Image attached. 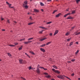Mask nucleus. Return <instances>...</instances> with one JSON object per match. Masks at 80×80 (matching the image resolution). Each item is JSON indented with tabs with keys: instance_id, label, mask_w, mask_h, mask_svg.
Segmentation results:
<instances>
[{
	"instance_id": "52",
	"label": "nucleus",
	"mask_w": 80,
	"mask_h": 80,
	"mask_svg": "<svg viewBox=\"0 0 80 80\" xmlns=\"http://www.w3.org/2000/svg\"><path fill=\"white\" fill-rule=\"evenodd\" d=\"M72 76H73L74 75V73H73L72 74Z\"/></svg>"
},
{
	"instance_id": "4",
	"label": "nucleus",
	"mask_w": 80,
	"mask_h": 80,
	"mask_svg": "<svg viewBox=\"0 0 80 80\" xmlns=\"http://www.w3.org/2000/svg\"><path fill=\"white\" fill-rule=\"evenodd\" d=\"M34 11L33 12H35V13H38L40 12V11L38 9H34Z\"/></svg>"
},
{
	"instance_id": "28",
	"label": "nucleus",
	"mask_w": 80,
	"mask_h": 80,
	"mask_svg": "<svg viewBox=\"0 0 80 80\" xmlns=\"http://www.w3.org/2000/svg\"><path fill=\"white\" fill-rule=\"evenodd\" d=\"M46 77H47V78H50V75H48V76H46Z\"/></svg>"
},
{
	"instance_id": "27",
	"label": "nucleus",
	"mask_w": 80,
	"mask_h": 80,
	"mask_svg": "<svg viewBox=\"0 0 80 80\" xmlns=\"http://www.w3.org/2000/svg\"><path fill=\"white\" fill-rule=\"evenodd\" d=\"M40 5L41 6H44V4L42 2L40 3Z\"/></svg>"
},
{
	"instance_id": "2",
	"label": "nucleus",
	"mask_w": 80,
	"mask_h": 80,
	"mask_svg": "<svg viewBox=\"0 0 80 80\" xmlns=\"http://www.w3.org/2000/svg\"><path fill=\"white\" fill-rule=\"evenodd\" d=\"M28 3V2H27V1H25L24 2V3L23 4L22 6V7H23V8H25L26 9L28 8V7L27 6Z\"/></svg>"
},
{
	"instance_id": "47",
	"label": "nucleus",
	"mask_w": 80,
	"mask_h": 80,
	"mask_svg": "<svg viewBox=\"0 0 80 80\" xmlns=\"http://www.w3.org/2000/svg\"><path fill=\"white\" fill-rule=\"evenodd\" d=\"M75 59H72L71 60V61H72V62H74V61H75Z\"/></svg>"
},
{
	"instance_id": "6",
	"label": "nucleus",
	"mask_w": 80,
	"mask_h": 80,
	"mask_svg": "<svg viewBox=\"0 0 80 80\" xmlns=\"http://www.w3.org/2000/svg\"><path fill=\"white\" fill-rule=\"evenodd\" d=\"M70 32H68L66 33L65 35L66 36H68L69 35H70Z\"/></svg>"
},
{
	"instance_id": "38",
	"label": "nucleus",
	"mask_w": 80,
	"mask_h": 80,
	"mask_svg": "<svg viewBox=\"0 0 80 80\" xmlns=\"http://www.w3.org/2000/svg\"><path fill=\"white\" fill-rule=\"evenodd\" d=\"M79 52V50H78L76 52H75V53H76V54H77V53H78Z\"/></svg>"
},
{
	"instance_id": "61",
	"label": "nucleus",
	"mask_w": 80,
	"mask_h": 80,
	"mask_svg": "<svg viewBox=\"0 0 80 80\" xmlns=\"http://www.w3.org/2000/svg\"><path fill=\"white\" fill-rule=\"evenodd\" d=\"M66 11H67V12H68V9H66Z\"/></svg>"
},
{
	"instance_id": "18",
	"label": "nucleus",
	"mask_w": 80,
	"mask_h": 80,
	"mask_svg": "<svg viewBox=\"0 0 80 80\" xmlns=\"http://www.w3.org/2000/svg\"><path fill=\"white\" fill-rule=\"evenodd\" d=\"M72 39V38H68L67 39V42H69V41H70V40Z\"/></svg>"
},
{
	"instance_id": "22",
	"label": "nucleus",
	"mask_w": 80,
	"mask_h": 80,
	"mask_svg": "<svg viewBox=\"0 0 80 80\" xmlns=\"http://www.w3.org/2000/svg\"><path fill=\"white\" fill-rule=\"evenodd\" d=\"M33 38H29L28 39V40H33Z\"/></svg>"
},
{
	"instance_id": "10",
	"label": "nucleus",
	"mask_w": 80,
	"mask_h": 80,
	"mask_svg": "<svg viewBox=\"0 0 80 80\" xmlns=\"http://www.w3.org/2000/svg\"><path fill=\"white\" fill-rule=\"evenodd\" d=\"M76 35H80V32H75Z\"/></svg>"
},
{
	"instance_id": "34",
	"label": "nucleus",
	"mask_w": 80,
	"mask_h": 80,
	"mask_svg": "<svg viewBox=\"0 0 80 80\" xmlns=\"http://www.w3.org/2000/svg\"><path fill=\"white\" fill-rule=\"evenodd\" d=\"M10 47H15V45L13 44H11L9 45Z\"/></svg>"
},
{
	"instance_id": "21",
	"label": "nucleus",
	"mask_w": 80,
	"mask_h": 80,
	"mask_svg": "<svg viewBox=\"0 0 80 80\" xmlns=\"http://www.w3.org/2000/svg\"><path fill=\"white\" fill-rule=\"evenodd\" d=\"M60 14H58L56 15V17H59V16H60Z\"/></svg>"
},
{
	"instance_id": "13",
	"label": "nucleus",
	"mask_w": 80,
	"mask_h": 80,
	"mask_svg": "<svg viewBox=\"0 0 80 80\" xmlns=\"http://www.w3.org/2000/svg\"><path fill=\"white\" fill-rule=\"evenodd\" d=\"M67 19H73V18L71 17H68Z\"/></svg>"
},
{
	"instance_id": "55",
	"label": "nucleus",
	"mask_w": 80,
	"mask_h": 80,
	"mask_svg": "<svg viewBox=\"0 0 80 80\" xmlns=\"http://www.w3.org/2000/svg\"><path fill=\"white\" fill-rule=\"evenodd\" d=\"M14 23H17V22L16 21H14Z\"/></svg>"
},
{
	"instance_id": "8",
	"label": "nucleus",
	"mask_w": 80,
	"mask_h": 80,
	"mask_svg": "<svg viewBox=\"0 0 80 80\" xmlns=\"http://www.w3.org/2000/svg\"><path fill=\"white\" fill-rule=\"evenodd\" d=\"M31 42H32V41H30L26 42H24V44H28V43H31Z\"/></svg>"
},
{
	"instance_id": "20",
	"label": "nucleus",
	"mask_w": 80,
	"mask_h": 80,
	"mask_svg": "<svg viewBox=\"0 0 80 80\" xmlns=\"http://www.w3.org/2000/svg\"><path fill=\"white\" fill-rule=\"evenodd\" d=\"M52 43V42H48L46 43V45H49V44H50V43Z\"/></svg>"
},
{
	"instance_id": "30",
	"label": "nucleus",
	"mask_w": 80,
	"mask_h": 80,
	"mask_svg": "<svg viewBox=\"0 0 80 80\" xmlns=\"http://www.w3.org/2000/svg\"><path fill=\"white\" fill-rule=\"evenodd\" d=\"M72 44H73V42H72L70 43V47H71V45H72Z\"/></svg>"
},
{
	"instance_id": "53",
	"label": "nucleus",
	"mask_w": 80,
	"mask_h": 80,
	"mask_svg": "<svg viewBox=\"0 0 80 80\" xmlns=\"http://www.w3.org/2000/svg\"><path fill=\"white\" fill-rule=\"evenodd\" d=\"M76 44H78V42H76Z\"/></svg>"
},
{
	"instance_id": "43",
	"label": "nucleus",
	"mask_w": 80,
	"mask_h": 80,
	"mask_svg": "<svg viewBox=\"0 0 80 80\" xmlns=\"http://www.w3.org/2000/svg\"><path fill=\"white\" fill-rule=\"evenodd\" d=\"M75 26H74L72 28V30L73 29L75 28Z\"/></svg>"
},
{
	"instance_id": "49",
	"label": "nucleus",
	"mask_w": 80,
	"mask_h": 80,
	"mask_svg": "<svg viewBox=\"0 0 80 80\" xmlns=\"http://www.w3.org/2000/svg\"><path fill=\"white\" fill-rule=\"evenodd\" d=\"M1 20H4V18H1Z\"/></svg>"
},
{
	"instance_id": "59",
	"label": "nucleus",
	"mask_w": 80,
	"mask_h": 80,
	"mask_svg": "<svg viewBox=\"0 0 80 80\" xmlns=\"http://www.w3.org/2000/svg\"><path fill=\"white\" fill-rule=\"evenodd\" d=\"M68 63H71V62L70 61H68Z\"/></svg>"
},
{
	"instance_id": "37",
	"label": "nucleus",
	"mask_w": 80,
	"mask_h": 80,
	"mask_svg": "<svg viewBox=\"0 0 80 80\" xmlns=\"http://www.w3.org/2000/svg\"><path fill=\"white\" fill-rule=\"evenodd\" d=\"M21 78H22V80H26L25 78H23V77H21Z\"/></svg>"
},
{
	"instance_id": "9",
	"label": "nucleus",
	"mask_w": 80,
	"mask_h": 80,
	"mask_svg": "<svg viewBox=\"0 0 80 80\" xmlns=\"http://www.w3.org/2000/svg\"><path fill=\"white\" fill-rule=\"evenodd\" d=\"M58 32V30H56L54 33V35H56V34H57Z\"/></svg>"
},
{
	"instance_id": "23",
	"label": "nucleus",
	"mask_w": 80,
	"mask_h": 80,
	"mask_svg": "<svg viewBox=\"0 0 80 80\" xmlns=\"http://www.w3.org/2000/svg\"><path fill=\"white\" fill-rule=\"evenodd\" d=\"M52 71H53V72H56V71L54 68L52 69Z\"/></svg>"
},
{
	"instance_id": "42",
	"label": "nucleus",
	"mask_w": 80,
	"mask_h": 80,
	"mask_svg": "<svg viewBox=\"0 0 80 80\" xmlns=\"http://www.w3.org/2000/svg\"><path fill=\"white\" fill-rule=\"evenodd\" d=\"M39 68H42V69H43V67H39Z\"/></svg>"
},
{
	"instance_id": "1",
	"label": "nucleus",
	"mask_w": 80,
	"mask_h": 80,
	"mask_svg": "<svg viewBox=\"0 0 80 80\" xmlns=\"http://www.w3.org/2000/svg\"><path fill=\"white\" fill-rule=\"evenodd\" d=\"M58 78H60L61 79H64L65 78V77H66V78H68V79H69V80H70V79L68 77H66L63 75H58V76H57Z\"/></svg>"
},
{
	"instance_id": "26",
	"label": "nucleus",
	"mask_w": 80,
	"mask_h": 80,
	"mask_svg": "<svg viewBox=\"0 0 80 80\" xmlns=\"http://www.w3.org/2000/svg\"><path fill=\"white\" fill-rule=\"evenodd\" d=\"M53 68H56V69H57L58 68L56 66H53Z\"/></svg>"
},
{
	"instance_id": "5",
	"label": "nucleus",
	"mask_w": 80,
	"mask_h": 80,
	"mask_svg": "<svg viewBox=\"0 0 80 80\" xmlns=\"http://www.w3.org/2000/svg\"><path fill=\"white\" fill-rule=\"evenodd\" d=\"M6 3L7 4H8L9 5V8H13V7H11V6H12V4H10L9 3H8V2H6Z\"/></svg>"
},
{
	"instance_id": "48",
	"label": "nucleus",
	"mask_w": 80,
	"mask_h": 80,
	"mask_svg": "<svg viewBox=\"0 0 80 80\" xmlns=\"http://www.w3.org/2000/svg\"><path fill=\"white\" fill-rule=\"evenodd\" d=\"M7 22H8V23H10V21H9V20H7Z\"/></svg>"
},
{
	"instance_id": "14",
	"label": "nucleus",
	"mask_w": 80,
	"mask_h": 80,
	"mask_svg": "<svg viewBox=\"0 0 80 80\" xmlns=\"http://www.w3.org/2000/svg\"><path fill=\"white\" fill-rule=\"evenodd\" d=\"M40 50L41 51H42V52H45V49L42 48H40Z\"/></svg>"
},
{
	"instance_id": "3",
	"label": "nucleus",
	"mask_w": 80,
	"mask_h": 80,
	"mask_svg": "<svg viewBox=\"0 0 80 80\" xmlns=\"http://www.w3.org/2000/svg\"><path fill=\"white\" fill-rule=\"evenodd\" d=\"M19 61L20 63L21 64H24V63H27L26 62H25V61L23 60H22V59H20L19 60Z\"/></svg>"
},
{
	"instance_id": "7",
	"label": "nucleus",
	"mask_w": 80,
	"mask_h": 80,
	"mask_svg": "<svg viewBox=\"0 0 80 80\" xmlns=\"http://www.w3.org/2000/svg\"><path fill=\"white\" fill-rule=\"evenodd\" d=\"M47 38H45L42 39H39V41H40V42H42V41H43V40H46Z\"/></svg>"
},
{
	"instance_id": "12",
	"label": "nucleus",
	"mask_w": 80,
	"mask_h": 80,
	"mask_svg": "<svg viewBox=\"0 0 80 80\" xmlns=\"http://www.w3.org/2000/svg\"><path fill=\"white\" fill-rule=\"evenodd\" d=\"M29 53H31L32 55H35V53L33 52V51H29Z\"/></svg>"
},
{
	"instance_id": "24",
	"label": "nucleus",
	"mask_w": 80,
	"mask_h": 80,
	"mask_svg": "<svg viewBox=\"0 0 80 80\" xmlns=\"http://www.w3.org/2000/svg\"><path fill=\"white\" fill-rule=\"evenodd\" d=\"M25 54L26 55H27L28 57L29 58H30V56H29V55L27 53H25Z\"/></svg>"
},
{
	"instance_id": "16",
	"label": "nucleus",
	"mask_w": 80,
	"mask_h": 80,
	"mask_svg": "<svg viewBox=\"0 0 80 80\" xmlns=\"http://www.w3.org/2000/svg\"><path fill=\"white\" fill-rule=\"evenodd\" d=\"M34 23L33 22H30L28 23V25H32V24Z\"/></svg>"
},
{
	"instance_id": "64",
	"label": "nucleus",
	"mask_w": 80,
	"mask_h": 80,
	"mask_svg": "<svg viewBox=\"0 0 80 80\" xmlns=\"http://www.w3.org/2000/svg\"><path fill=\"white\" fill-rule=\"evenodd\" d=\"M1 61H2V59H0V62H1Z\"/></svg>"
},
{
	"instance_id": "29",
	"label": "nucleus",
	"mask_w": 80,
	"mask_h": 80,
	"mask_svg": "<svg viewBox=\"0 0 80 80\" xmlns=\"http://www.w3.org/2000/svg\"><path fill=\"white\" fill-rule=\"evenodd\" d=\"M52 23V22H47V24H50V23Z\"/></svg>"
},
{
	"instance_id": "31",
	"label": "nucleus",
	"mask_w": 80,
	"mask_h": 80,
	"mask_svg": "<svg viewBox=\"0 0 80 80\" xmlns=\"http://www.w3.org/2000/svg\"><path fill=\"white\" fill-rule=\"evenodd\" d=\"M46 45V44H43L40 47H44V46H45Z\"/></svg>"
},
{
	"instance_id": "41",
	"label": "nucleus",
	"mask_w": 80,
	"mask_h": 80,
	"mask_svg": "<svg viewBox=\"0 0 80 80\" xmlns=\"http://www.w3.org/2000/svg\"><path fill=\"white\" fill-rule=\"evenodd\" d=\"M44 75H48V73H47V72H44Z\"/></svg>"
},
{
	"instance_id": "62",
	"label": "nucleus",
	"mask_w": 80,
	"mask_h": 80,
	"mask_svg": "<svg viewBox=\"0 0 80 80\" xmlns=\"http://www.w3.org/2000/svg\"><path fill=\"white\" fill-rule=\"evenodd\" d=\"M78 80H80V78H78Z\"/></svg>"
},
{
	"instance_id": "33",
	"label": "nucleus",
	"mask_w": 80,
	"mask_h": 80,
	"mask_svg": "<svg viewBox=\"0 0 80 80\" xmlns=\"http://www.w3.org/2000/svg\"><path fill=\"white\" fill-rule=\"evenodd\" d=\"M75 13V11H72V14H73V13Z\"/></svg>"
},
{
	"instance_id": "11",
	"label": "nucleus",
	"mask_w": 80,
	"mask_h": 80,
	"mask_svg": "<svg viewBox=\"0 0 80 80\" xmlns=\"http://www.w3.org/2000/svg\"><path fill=\"white\" fill-rule=\"evenodd\" d=\"M36 72L38 73H40V69H39V68H38L37 70H36Z\"/></svg>"
},
{
	"instance_id": "60",
	"label": "nucleus",
	"mask_w": 80,
	"mask_h": 80,
	"mask_svg": "<svg viewBox=\"0 0 80 80\" xmlns=\"http://www.w3.org/2000/svg\"><path fill=\"white\" fill-rule=\"evenodd\" d=\"M51 80H55L53 79H51Z\"/></svg>"
},
{
	"instance_id": "35",
	"label": "nucleus",
	"mask_w": 80,
	"mask_h": 80,
	"mask_svg": "<svg viewBox=\"0 0 80 80\" xmlns=\"http://www.w3.org/2000/svg\"><path fill=\"white\" fill-rule=\"evenodd\" d=\"M57 12V10H55L54 11L52 12V13H53V14L55 13V12Z\"/></svg>"
},
{
	"instance_id": "56",
	"label": "nucleus",
	"mask_w": 80,
	"mask_h": 80,
	"mask_svg": "<svg viewBox=\"0 0 80 80\" xmlns=\"http://www.w3.org/2000/svg\"><path fill=\"white\" fill-rule=\"evenodd\" d=\"M43 29H45L46 30H48V29H47V28H44Z\"/></svg>"
},
{
	"instance_id": "19",
	"label": "nucleus",
	"mask_w": 80,
	"mask_h": 80,
	"mask_svg": "<svg viewBox=\"0 0 80 80\" xmlns=\"http://www.w3.org/2000/svg\"><path fill=\"white\" fill-rule=\"evenodd\" d=\"M25 40V38L21 39H20V42H22V41H23V40Z\"/></svg>"
},
{
	"instance_id": "58",
	"label": "nucleus",
	"mask_w": 80,
	"mask_h": 80,
	"mask_svg": "<svg viewBox=\"0 0 80 80\" xmlns=\"http://www.w3.org/2000/svg\"><path fill=\"white\" fill-rule=\"evenodd\" d=\"M2 31H5V29H2Z\"/></svg>"
},
{
	"instance_id": "15",
	"label": "nucleus",
	"mask_w": 80,
	"mask_h": 80,
	"mask_svg": "<svg viewBox=\"0 0 80 80\" xmlns=\"http://www.w3.org/2000/svg\"><path fill=\"white\" fill-rule=\"evenodd\" d=\"M70 15V13H68L66 14V15H65L64 16V17H67V16H68V15Z\"/></svg>"
},
{
	"instance_id": "44",
	"label": "nucleus",
	"mask_w": 80,
	"mask_h": 80,
	"mask_svg": "<svg viewBox=\"0 0 80 80\" xmlns=\"http://www.w3.org/2000/svg\"><path fill=\"white\" fill-rule=\"evenodd\" d=\"M14 44L15 45H18V43H14Z\"/></svg>"
},
{
	"instance_id": "39",
	"label": "nucleus",
	"mask_w": 80,
	"mask_h": 80,
	"mask_svg": "<svg viewBox=\"0 0 80 80\" xmlns=\"http://www.w3.org/2000/svg\"><path fill=\"white\" fill-rule=\"evenodd\" d=\"M22 47H20L19 48V50H22Z\"/></svg>"
},
{
	"instance_id": "45",
	"label": "nucleus",
	"mask_w": 80,
	"mask_h": 80,
	"mask_svg": "<svg viewBox=\"0 0 80 80\" xmlns=\"http://www.w3.org/2000/svg\"><path fill=\"white\" fill-rule=\"evenodd\" d=\"M43 69L44 70H47V68H43Z\"/></svg>"
},
{
	"instance_id": "51",
	"label": "nucleus",
	"mask_w": 80,
	"mask_h": 80,
	"mask_svg": "<svg viewBox=\"0 0 80 80\" xmlns=\"http://www.w3.org/2000/svg\"><path fill=\"white\" fill-rule=\"evenodd\" d=\"M39 32V33H39L40 34V33H42V31H41V32Z\"/></svg>"
},
{
	"instance_id": "40",
	"label": "nucleus",
	"mask_w": 80,
	"mask_h": 80,
	"mask_svg": "<svg viewBox=\"0 0 80 80\" xmlns=\"http://www.w3.org/2000/svg\"><path fill=\"white\" fill-rule=\"evenodd\" d=\"M39 28H42V29H43L44 28H45L42 27H40Z\"/></svg>"
},
{
	"instance_id": "54",
	"label": "nucleus",
	"mask_w": 80,
	"mask_h": 80,
	"mask_svg": "<svg viewBox=\"0 0 80 80\" xmlns=\"http://www.w3.org/2000/svg\"><path fill=\"white\" fill-rule=\"evenodd\" d=\"M41 11H42V12H43V9H41Z\"/></svg>"
},
{
	"instance_id": "17",
	"label": "nucleus",
	"mask_w": 80,
	"mask_h": 80,
	"mask_svg": "<svg viewBox=\"0 0 80 80\" xmlns=\"http://www.w3.org/2000/svg\"><path fill=\"white\" fill-rule=\"evenodd\" d=\"M55 73H60V71H56V72Z\"/></svg>"
},
{
	"instance_id": "36",
	"label": "nucleus",
	"mask_w": 80,
	"mask_h": 80,
	"mask_svg": "<svg viewBox=\"0 0 80 80\" xmlns=\"http://www.w3.org/2000/svg\"><path fill=\"white\" fill-rule=\"evenodd\" d=\"M76 1V2L77 3H78V2H80V0H75Z\"/></svg>"
},
{
	"instance_id": "25",
	"label": "nucleus",
	"mask_w": 80,
	"mask_h": 80,
	"mask_svg": "<svg viewBox=\"0 0 80 80\" xmlns=\"http://www.w3.org/2000/svg\"><path fill=\"white\" fill-rule=\"evenodd\" d=\"M8 56H9V57H12V55L9 53H8Z\"/></svg>"
},
{
	"instance_id": "50",
	"label": "nucleus",
	"mask_w": 80,
	"mask_h": 80,
	"mask_svg": "<svg viewBox=\"0 0 80 80\" xmlns=\"http://www.w3.org/2000/svg\"><path fill=\"white\" fill-rule=\"evenodd\" d=\"M51 1H52V0H47V2H51Z\"/></svg>"
},
{
	"instance_id": "32",
	"label": "nucleus",
	"mask_w": 80,
	"mask_h": 80,
	"mask_svg": "<svg viewBox=\"0 0 80 80\" xmlns=\"http://www.w3.org/2000/svg\"><path fill=\"white\" fill-rule=\"evenodd\" d=\"M29 70H33V68L32 67H30L29 68Z\"/></svg>"
},
{
	"instance_id": "46",
	"label": "nucleus",
	"mask_w": 80,
	"mask_h": 80,
	"mask_svg": "<svg viewBox=\"0 0 80 80\" xmlns=\"http://www.w3.org/2000/svg\"><path fill=\"white\" fill-rule=\"evenodd\" d=\"M52 33H50L49 34V35H50V36H52Z\"/></svg>"
},
{
	"instance_id": "63",
	"label": "nucleus",
	"mask_w": 80,
	"mask_h": 80,
	"mask_svg": "<svg viewBox=\"0 0 80 80\" xmlns=\"http://www.w3.org/2000/svg\"><path fill=\"white\" fill-rule=\"evenodd\" d=\"M30 19H32V17H30Z\"/></svg>"
},
{
	"instance_id": "57",
	"label": "nucleus",
	"mask_w": 80,
	"mask_h": 80,
	"mask_svg": "<svg viewBox=\"0 0 80 80\" xmlns=\"http://www.w3.org/2000/svg\"><path fill=\"white\" fill-rule=\"evenodd\" d=\"M40 66V65H38V68H39V67H40V66Z\"/></svg>"
}]
</instances>
